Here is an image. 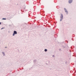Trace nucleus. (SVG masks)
Masks as SVG:
<instances>
[{
  "label": "nucleus",
  "mask_w": 76,
  "mask_h": 76,
  "mask_svg": "<svg viewBox=\"0 0 76 76\" xmlns=\"http://www.w3.org/2000/svg\"><path fill=\"white\" fill-rule=\"evenodd\" d=\"M15 34H17V32L16 31H14V33L12 35L13 36H14V35H15Z\"/></svg>",
  "instance_id": "1"
},
{
  "label": "nucleus",
  "mask_w": 76,
  "mask_h": 76,
  "mask_svg": "<svg viewBox=\"0 0 76 76\" xmlns=\"http://www.w3.org/2000/svg\"><path fill=\"white\" fill-rule=\"evenodd\" d=\"M61 19H63V14H61Z\"/></svg>",
  "instance_id": "2"
},
{
  "label": "nucleus",
  "mask_w": 76,
  "mask_h": 76,
  "mask_svg": "<svg viewBox=\"0 0 76 76\" xmlns=\"http://www.w3.org/2000/svg\"><path fill=\"white\" fill-rule=\"evenodd\" d=\"M73 1H72V0H69V3H72V2Z\"/></svg>",
  "instance_id": "3"
},
{
  "label": "nucleus",
  "mask_w": 76,
  "mask_h": 76,
  "mask_svg": "<svg viewBox=\"0 0 76 76\" xmlns=\"http://www.w3.org/2000/svg\"><path fill=\"white\" fill-rule=\"evenodd\" d=\"M64 10H65V12H66L67 13H68V12H67V10L66 9V8H64Z\"/></svg>",
  "instance_id": "4"
},
{
  "label": "nucleus",
  "mask_w": 76,
  "mask_h": 76,
  "mask_svg": "<svg viewBox=\"0 0 76 76\" xmlns=\"http://www.w3.org/2000/svg\"><path fill=\"white\" fill-rule=\"evenodd\" d=\"M3 20H6V18H3L2 19Z\"/></svg>",
  "instance_id": "5"
},
{
  "label": "nucleus",
  "mask_w": 76,
  "mask_h": 76,
  "mask_svg": "<svg viewBox=\"0 0 76 76\" xmlns=\"http://www.w3.org/2000/svg\"><path fill=\"white\" fill-rule=\"evenodd\" d=\"M2 53H3L4 56V55H5V54H4V52H2Z\"/></svg>",
  "instance_id": "6"
},
{
  "label": "nucleus",
  "mask_w": 76,
  "mask_h": 76,
  "mask_svg": "<svg viewBox=\"0 0 76 76\" xmlns=\"http://www.w3.org/2000/svg\"><path fill=\"white\" fill-rule=\"evenodd\" d=\"M47 51V50L45 49V51Z\"/></svg>",
  "instance_id": "7"
},
{
  "label": "nucleus",
  "mask_w": 76,
  "mask_h": 76,
  "mask_svg": "<svg viewBox=\"0 0 76 76\" xmlns=\"http://www.w3.org/2000/svg\"><path fill=\"white\" fill-rule=\"evenodd\" d=\"M62 19H62L61 18V19L60 20V21H61V20H62Z\"/></svg>",
  "instance_id": "8"
},
{
  "label": "nucleus",
  "mask_w": 76,
  "mask_h": 76,
  "mask_svg": "<svg viewBox=\"0 0 76 76\" xmlns=\"http://www.w3.org/2000/svg\"><path fill=\"white\" fill-rule=\"evenodd\" d=\"M3 28H1V29H3Z\"/></svg>",
  "instance_id": "9"
},
{
  "label": "nucleus",
  "mask_w": 76,
  "mask_h": 76,
  "mask_svg": "<svg viewBox=\"0 0 76 76\" xmlns=\"http://www.w3.org/2000/svg\"><path fill=\"white\" fill-rule=\"evenodd\" d=\"M53 57H54V55H53Z\"/></svg>",
  "instance_id": "10"
},
{
  "label": "nucleus",
  "mask_w": 76,
  "mask_h": 76,
  "mask_svg": "<svg viewBox=\"0 0 76 76\" xmlns=\"http://www.w3.org/2000/svg\"><path fill=\"white\" fill-rule=\"evenodd\" d=\"M1 23H0V25L1 24Z\"/></svg>",
  "instance_id": "11"
},
{
  "label": "nucleus",
  "mask_w": 76,
  "mask_h": 76,
  "mask_svg": "<svg viewBox=\"0 0 76 76\" xmlns=\"http://www.w3.org/2000/svg\"><path fill=\"white\" fill-rule=\"evenodd\" d=\"M35 61V60L34 61Z\"/></svg>",
  "instance_id": "12"
}]
</instances>
